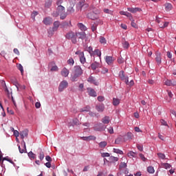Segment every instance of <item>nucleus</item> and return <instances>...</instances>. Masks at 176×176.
I'll return each instance as SVG.
<instances>
[{
  "instance_id": "a18cd8bd",
  "label": "nucleus",
  "mask_w": 176,
  "mask_h": 176,
  "mask_svg": "<svg viewBox=\"0 0 176 176\" xmlns=\"http://www.w3.org/2000/svg\"><path fill=\"white\" fill-rule=\"evenodd\" d=\"M67 64L72 67V65H74V64H75V61L74 60V58H70L69 60H67Z\"/></svg>"
},
{
  "instance_id": "f704fd0d",
  "label": "nucleus",
  "mask_w": 176,
  "mask_h": 176,
  "mask_svg": "<svg viewBox=\"0 0 176 176\" xmlns=\"http://www.w3.org/2000/svg\"><path fill=\"white\" fill-rule=\"evenodd\" d=\"M122 142H123V138H122V137H119L115 140V144L116 145H120V144H122Z\"/></svg>"
},
{
  "instance_id": "de8ad7c7",
  "label": "nucleus",
  "mask_w": 176,
  "mask_h": 176,
  "mask_svg": "<svg viewBox=\"0 0 176 176\" xmlns=\"http://www.w3.org/2000/svg\"><path fill=\"white\" fill-rule=\"evenodd\" d=\"M3 160H6V162H9V163H11V164H13L14 166V163L13 162V161L9 158V157H5L3 158Z\"/></svg>"
},
{
  "instance_id": "ddd939ff",
  "label": "nucleus",
  "mask_w": 176,
  "mask_h": 176,
  "mask_svg": "<svg viewBox=\"0 0 176 176\" xmlns=\"http://www.w3.org/2000/svg\"><path fill=\"white\" fill-rule=\"evenodd\" d=\"M94 56H98L100 60H101V51L98 49H96L91 55V57H94Z\"/></svg>"
},
{
  "instance_id": "3c124183",
  "label": "nucleus",
  "mask_w": 176,
  "mask_h": 176,
  "mask_svg": "<svg viewBox=\"0 0 176 176\" xmlns=\"http://www.w3.org/2000/svg\"><path fill=\"white\" fill-rule=\"evenodd\" d=\"M39 159H40V160H43V159H45V153L42 151H40Z\"/></svg>"
},
{
  "instance_id": "5701e85b",
  "label": "nucleus",
  "mask_w": 176,
  "mask_h": 176,
  "mask_svg": "<svg viewBox=\"0 0 176 176\" xmlns=\"http://www.w3.org/2000/svg\"><path fill=\"white\" fill-rule=\"evenodd\" d=\"M109 160L110 163H116V162L119 161V157H113L111 155L109 157Z\"/></svg>"
},
{
  "instance_id": "2eb2a0df",
  "label": "nucleus",
  "mask_w": 176,
  "mask_h": 176,
  "mask_svg": "<svg viewBox=\"0 0 176 176\" xmlns=\"http://www.w3.org/2000/svg\"><path fill=\"white\" fill-rule=\"evenodd\" d=\"M60 74L62 76H64V78H67L68 75H69V70L67 69V67H64L62 71L60 72Z\"/></svg>"
},
{
  "instance_id": "37998d69",
  "label": "nucleus",
  "mask_w": 176,
  "mask_h": 176,
  "mask_svg": "<svg viewBox=\"0 0 176 176\" xmlns=\"http://www.w3.org/2000/svg\"><path fill=\"white\" fill-rule=\"evenodd\" d=\"M163 168H166V170H167V168H171V164H168V163H164L162 164Z\"/></svg>"
},
{
  "instance_id": "79ce46f5",
  "label": "nucleus",
  "mask_w": 176,
  "mask_h": 176,
  "mask_svg": "<svg viewBox=\"0 0 176 176\" xmlns=\"http://www.w3.org/2000/svg\"><path fill=\"white\" fill-rule=\"evenodd\" d=\"M113 152H114V153H118V155H123V151L119 148H113Z\"/></svg>"
},
{
  "instance_id": "052dcab7",
  "label": "nucleus",
  "mask_w": 176,
  "mask_h": 176,
  "mask_svg": "<svg viewBox=\"0 0 176 176\" xmlns=\"http://www.w3.org/2000/svg\"><path fill=\"white\" fill-rule=\"evenodd\" d=\"M128 140H133V133L128 132L126 134Z\"/></svg>"
},
{
  "instance_id": "6e6d98bb",
  "label": "nucleus",
  "mask_w": 176,
  "mask_h": 176,
  "mask_svg": "<svg viewBox=\"0 0 176 176\" xmlns=\"http://www.w3.org/2000/svg\"><path fill=\"white\" fill-rule=\"evenodd\" d=\"M164 85H166V86H172L171 80L167 79V80L164 82Z\"/></svg>"
},
{
  "instance_id": "5fc2aeb1",
  "label": "nucleus",
  "mask_w": 176,
  "mask_h": 176,
  "mask_svg": "<svg viewBox=\"0 0 176 176\" xmlns=\"http://www.w3.org/2000/svg\"><path fill=\"white\" fill-rule=\"evenodd\" d=\"M97 27L98 26L96 25H95L94 23L91 25V30L92 32H94L95 31L97 30Z\"/></svg>"
},
{
  "instance_id": "e2e57ef3",
  "label": "nucleus",
  "mask_w": 176,
  "mask_h": 176,
  "mask_svg": "<svg viewBox=\"0 0 176 176\" xmlns=\"http://www.w3.org/2000/svg\"><path fill=\"white\" fill-rule=\"evenodd\" d=\"M107 131L109 133V134H113V127L110 126L107 129Z\"/></svg>"
},
{
  "instance_id": "72a5a7b5",
  "label": "nucleus",
  "mask_w": 176,
  "mask_h": 176,
  "mask_svg": "<svg viewBox=\"0 0 176 176\" xmlns=\"http://www.w3.org/2000/svg\"><path fill=\"white\" fill-rule=\"evenodd\" d=\"M4 90L8 95V97H10L12 93L9 91V89H8V87L6 86V83L4 82Z\"/></svg>"
},
{
  "instance_id": "423d86ee",
  "label": "nucleus",
  "mask_w": 176,
  "mask_h": 176,
  "mask_svg": "<svg viewBox=\"0 0 176 176\" xmlns=\"http://www.w3.org/2000/svg\"><path fill=\"white\" fill-rule=\"evenodd\" d=\"M155 61L157 65H160V64H162V53L158 51L155 52Z\"/></svg>"
},
{
  "instance_id": "09e8293b",
  "label": "nucleus",
  "mask_w": 176,
  "mask_h": 176,
  "mask_svg": "<svg viewBox=\"0 0 176 176\" xmlns=\"http://www.w3.org/2000/svg\"><path fill=\"white\" fill-rule=\"evenodd\" d=\"M157 156H158V157H160V159H162V160H164L166 159V155H164L162 153H158Z\"/></svg>"
},
{
  "instance_id": "e433bc0d",
  "label": "nucleus",
  "mask_w": 176,
  "mask_h": 176,
  "mask_svg": "<svg viewBox=\"0 0 176 176\" xmlns=\"http://www.w3.org/2000/svg\"><path fill=\"white\" fill-rule=\"evenodd\" d=\"M99 42L102 45H106L107 44V39H105L104 36H100V38H99Z\"/></svg>"
},
{
  "instance_id": "774afa93",
  "label": "nucleus",
  "mask_w": 176,
  "mask_h": 176,
  "mask_svg": "<svg viewBox=\"0 0 176 176\" xmlns=\"http://www.w3.org/2000/svg\"><path fill=\"white\" fill-rule=\"evenodd\" d=\"M45 160L47 161V162H52V157H50V155H47L46 157H45Z\"/></svg>"
},
{
  "instance_id": "338daca9",
  "label": "nucleus",
  "mask_w": 176,
  "mask_h": 176,
  "mask_svg": "<svg viewBox=\"0 0 176 176\" xmlns=\"http://www.w3.org/2000/svg\"><path fill=\"white\" fill-rule=\"evenodd\" d=\"M64 2V0H56L57 6H61V4Z\"/></svg>"
},
{
  "instance_id": "ea45409f",
  "label": "nucleus",
  "mask_w": 176,
  "mask_h": 176,
  "mask_svg": "<svg viewBox=\"0 0 176 176\" xmlns=\"http://www.w3.org/2000/svg\"><path fill=\"white\" fill-rule=\"evenodd\" d=\"M28 155L29 156L30 159H35V157H36V155L34 154V153H32V151H30L28 153Z\"/></svg>"
},
{
  "instance_id": "4468645a",
  "label": "nucleus",
  "mask_w": 176,
  "mask_h": 176,
  "mask_svg": "<svg viewBox=\"0 0 176 176\" xmlns=\"http://www.w3.org/2000/svg\"><path fill=\"white\" fill-rule=\"evenodd\" d=\"M77 27L82 31V32H85V31H87V28L82 23H78L77 24Z\"/></svg>"
},
{
  "instance_id": "4d7b16f0",
  "label": "nucleus",
  "mask_w": 176,
  "mask_h": 176,
  "mask_svg": "<svg viewBox=\"0 0 176 176\" xmlns=\"http://www.w3.org/2000/svg\"><path fill=\"white\" fill-rule=\"evenodd\" d=\"M168 22H164V25H160L159 26L160 28H166V27H168Z\"/></svg>"
},
{
  "instance_id": "13d9d810",
  "label": "nucleus",
  "mask_w": 176,
  "mask_h": 176,
  "mask_svg": "<svg viewBox=\"0 0 176 176\" xmlns=\"http://www.w3.org/2000/svg\"><path fill=\"white\" fill-rule=\"evenodd\" d=\"M139 156L143 162H146V157H145V155H144V154L140 153Z\"/></svg>"
},
{
  "instance_id": "39448f33",
  "label": "nucleus",
  "mask_w": 176,
  "mask_h": 176,
  "mask_svg": "<svg viewBox=\"0 0 176 176\" xmlns=\"http://www.w3.org/2000/svg\"><path fill=\"white\" fill-rule=\"evenodd\" d=\"M74 74L82 76L83 75V69L79 65L74 66Z\"/></svg>"
},
{
  "instance_id": "7ed1b4c3",
  "label": "nucleus",
  "mask_w": 176,
  "mask_h": 176,
  "mask_svg": "<svg viewBox=\"0 0 176 176\" xmlns=\"http://www.w3.org/2000/svg\"><path fill=\"white\" fill-rule=\"evenodd\" d=\"M87 17L90 20H98V19L100 18V16H98V14L94 12H89L87 14Z\"/></svg>"
},
{
  "instance_id": "7c9ffc66",
  "label": "nucleus",
  "mask_w": 176,
  "mask_h": 176,
  "mask_svg": "<svg viewBox=\"0 0 176 176\" xmlns=\"http://www.w3.org/2000/svg\"><path fill=\"white\" fill-rule=\"evenodd\" d=\"M79 76H80L74 73V75L72 76V77H71L72 82H76V80H78V78H79Z\"/></svg>"
},
{
  "instance_id": "b1692460",
  "label": "nucleus",
  "mask_w": 176,
  "mask_h": 176,
  "mask_svg": "<svg viewBox=\"0 0 176 176\" xmlns=\"http://www.w3.org/2000/svg\"><path fill=\"white\" fill-rule=\"evenodd\" d=\"M98 67H100V63H97V62H94L92 64H91V69H93V71H96V68H98Z\"/></svg>"
},
{
  "instance_id": "6e6552de",
  "label": "nucleus",
  "mask_w": 176,
  "mask_h": 176,
  "mask_svg": "<svg viewBox=\"0 0 176 176\" xmlns=\"http://www.w3.org/2000/svg\"><path fill=\"white\" fill-rule=\"evenodd\" d=\"M77 1H78V4H77V6H78V8H79L80 9H82V8H83V7L85 6H85H86L87 8L89 7V4L85 3L86 0H77Z\"/></svg>"
},
{
  "instance_id": "0e129e2a",
  "label": "nucleus",
  "mask_w": 176,
  "mask_h": 176,
  "mask_svg": "<svg viewBox=\"0 0 176 176\" xmlns=\"http://www.w3.org/2000/svg\"><path fill=\"white\" fill-rule=\"evenodd\" d=\"M105 98H104V96H98V101H99L100 102H102V101H104Z\"/></svg>"
},
{
  "instance_id": "603ef678",
  "label": "nucleus",
  "mask_w": 176,
  "mask_h": 176,
  "mask_svg": "<svg viewBox=\"0 0 176 176\" xmlns=\"http://www.w3.org/2000/svg\"><path fill=\"white\" fill-rule=\"evenodd\" d=\"M101 157H110L111 154H109V153H101Z\"/></svg>"
},
{
  "instance_id": "8fccbe9b",
  "label": "nucleus",
  "mask_w": 176,
  "mask_h": 176,
  "mask_svg": "<svg viewBox=\"0 0 176 176\" xmlns=\"http://www.w3.org/2000/svg\"><path fill=\"white\" fill-rule=\"evenodd\" d=\"M127 164L126 162H121L120 164V168H126Z\"/></svg>"
},
{
  "instance_id": "f3484780",
  "label": "nucleus",
  "mask_w": 176,
  "mask_h": 176,
  "mask_svg": "<svg viewBox=\"0 0 176 176\" xmlns=\"http://www.w3.org/2000/svg\"><path fill=\"white\" fill-rule=\"evenodd\" d=\"M128 12H131V13H137V12H141V8H128Z\"/></svg>"
},
{
  "instance_id": "864d4df0",
  "label": "nucleus",
  "mask_w": 176,
  "mask_h": 176,
  "mask_svg": "<svg viewBox=\"0 0 176 176\" xmlns=\"http://www.w3.org/2000/svg\"><path fill=\"white\" fill-rule=\"evenodd\" d=\"M87 52H88V53H89L90 56H91V54H93V47L89 46L87 49Z\"/></svg>"
},
{
  "instance_id": "412c9836",
  "label": "nucleus",
  "mask_w": 176,
  "mask_h": 176,
  "mask_svg": "<svg viewBox=\"0 0 176 176\" xmlns=\"http://www.w3.org/2000/svg\"><path fill=\"white\" fill-rule=\"evenodd\" d=\"M109 122H111V118H109V116H106L102 119V122L104 124H108Z\"/></svg>"
},
{
  "instance_id": "1a4fd4ad",
  "label": "nucleus",
  "mask_w": 176,
  "mask_h": 176,
  "mask_svg": "<svg viewBox=\"0 0 176 176\" xmlns=\"http://www.w3.org/2000/svg\"><path fill=\"white\" fill-rule=\"evenodd\" d=\"M104 60L107 64H108V65H112V64H113V61H115V59L113 58V57L109 56H107Z\"/></svg>"
},
{
  "instance_id": "c85d7f7f",
  "label": "nucleus",
  "mask_w": 176,
  "mask_h": 176,
  "mask_svg": "<svg viewBox=\"0 0 176 176\" xmlns=\"http://www.w3.org/2000/svg\"><path fill=\"white\" fill-rule=\"evenodd\" d=\"M120 104V100L113 98V105H114V107H118V105H119Z\"/></svg>"
},
{
  "instance_id": "bb28decb",
  "label": "nucleus",
  "mask_w": 176,
  "mask_h": 176,
  "mask_svg": "<svg viewBox=\"0 0 176 176\" xmlns=\"http://www.w3.org/2000/svg\"><path fill=\"white\" fill-rule=\"evenodd\" d=\"M59 14L60 20H65V19H67V16H68V13L65 12V11L63 12H60Z\"/></svg>"
},
{
  "instance_id": "f257e3e1",
  "label": "nucleus",
  "mask_w": 176,
  "mask_h": 176,
  "mask_svg": "<svg viewBox=\"0 0 176 176\" xmlns=\"http://www.w3.org/2000/svg\"><path fill=\"white\" fill-rule=\"evenodd\" d=\"M65 36L66 39L71 41L74 45H76V43H78V39H82V41L86 39V32H74L71 30L67 32Z\"/></svg>"
},
{
  "instance_id": "a878e982",
  "label": "nucleus",
  "mask_w": 176,
  "mask_h": 176,
  "mask_svg": "<svg viewBox=\"0 0 176 176\" xmlns=\"http://www.w3.org/2000/svg\"><path fill=\"white\" fill-rule=\"evenodd\" d=\"M173 9V5L170 3H166L165 4V10H166V12H170V10H172Z\"/></svg>"
},
{
  "instance_id": "aec40b11",
  "label": "nucleus",
  "mask_w": 176,
  "mask_h": 176,
  "mask_svg": "<svg viewBox=\"0 0 176 176\" xmlns=\"http://www.w3.org/2000/svg\"><path fill=\"white\" fill-rule=\"evenodd\" d=\"M79 58H80V61L81 64H85V63H86V57H85L84 52L80 53Z\"/></svg>"
},
{
  "instance_id": "393cba45",
  "label": "nucleus",
  "mask_w": 176,
  "mask_h": 176,
  "mask_svg": "<svg viewBox=\"0 0 176 176\" xmlns=\"http://www.w3.org/2000/svg\"><path fill=\"white\" fill-rule=\"evenodd\" d=\"M128 157H130V159H133V157H137V153L133 151H129L127 153Z\"/></svg>"
},
{
  "instance_id": "9b49d317",
  "label": "nucleus",
  "mask_w": 176,
  "mask_h": 176,
  "mask_svg": "<svg viewBox=\"0 0 176 176\" xmlns=\"http://www.w3.org/2000/svg\"><path fill=\"white\" fill-rule=\"evenodd\" d=\"M21 145H23V148L21 149V147L19 146V151L20 153H25V152H27V146H25V142L24 140L21 142Z\"/></svg>"
},
{
  "instance_id": "bf43d9fd",
  "label": "nucleus",
  "mask_w": 176,
  "mask_h": 176,
  "mask_svg": "<svg viewBox=\"0 0 176 176\" xmlns=\"http://www.w3.org/2000/svg\"><path fill=\"white\" fill-rule=\"evenodd\" d=\"M103 12L104 13H107V14H112V11L109 10V9H108V8H104L103 10Z\"/></svg>"
},
{
  "instance_id": "f8f14e48",
  "label": "nucleus",
  "mask_w": 176,
  "mask_h": 176,
  "mask_svg": "<svg viewBox=\"0 0 176 176\" xmlns=\"http://www.w3.org/2000/svg\"><path fill=\"white\" fill-rule=\"evenodd\" d=\"M79 124H80V122H79V120L78 118H74L72 120V123H69L68 126L69 127H71V126L74 127V126H79Z\"/></svg>"
},
{
  "instance_id": "4c0bfd02",
  "label": "nucleus",
  "mask_w": 176,
  "mask_h": 176,
  "mask_svg": "<svg viewBox=\"0 0 176 176\" xmlns=\"http://www.w3.org/2000/svg\"><path fill=\"white\" fill-rule=\"evenodd\" d=\"M90 109V106L87 105L85 107L81 109L80 112H89Z\"/></svg>"
},
{
  "instance_id": "680f3d73",
  "label": "nucleus",
  "mask_w": 176,
  "mask_h": 176,
  "mask_svg": "<svg viewBox=\"0 0 176 176\" xmlns=\"http://www.w3.org/2000/svg\"><path fill=\"white\" fill-rule=\"evenodd\" d=\"M53 17H58L60 16V13L58 11H55L52 13Z\"/></svg>"
},
{
  "instance_id": "6ab92c4d",
  "label": "nucleus",
  "mask_w": 176,
  "mask_h": 176,
  "mask_svg": "<svg viewBox=\"0 0 176 176\" xmlns=\"http://www.w3.org/2000/svg\"><path fill=\"white\" fill-rule=\"evenodd\" d=\"M58 27H60V21H56L54 22V26L52 28V31L56 32L58 30Z\"/></svg>"
},
{
  "instance_id": "c756f323",
  "label": "nucleus",
  "mask_w": 176,
  "mask_h": 176,
  "mask_svg": "<svg viewBox=\"0 0 176 176\" xmlns=\"http://www.w3.org/2000/svg\"><path fill=\"white\" fill-rule=\"evenodd\" d=\"M57 11L58 12L59 14L63 13V12H65V7L63 6H58Z\"/></svg>"
},
{
  "instance_id": "58836bf2",
  "label": "nucleus",
  "mask_w": 176,
  "mask_h": 176,
  "mask_svg": "<svg viewBox=\"0 0 176 176\" xmlns=\"http://www.w3.org/2000/svg\"><path fill=\"white\" fill-rule=\"evenodd\" d=\"M108 145V143L106 141L100 142L99 143V148H105Z\"/></svg>"
},
{
  "instance_id": "9d476101",
  "label": "nucleus",
  "mask_w": 176,
  "mask_h": 176,
  "mask_svg": "<svg viewBox=\"0 0 176 176\" xmlns=\"http://www.w3.org/2000/svg\"><path fill=\"white\" fill-rule=\"evenodd\" d=\"M87 82L89 83H92L93 85H95V86H98V82L96 80V78L93 77L92 76H90L88 79Z\"/></svg>"
},
{
  "instance_id": "2f4dec72",
  "label": "nucleus",
  "mask_w": 176,
  "mask_h": 176,
  "mask_svg": "<svg viewBox=\"0 0 176 176\" xmlns=\"http://www.w3.org/2000/svg\"><path fill=\"white\" fill-rule=\"evenodd\" d=\"M75 12V9H74V6H71L67 8V14H72V13Z\"/></svg>"
},
{
  "instance_id": "49530a36",
  "label": "nucleus",
  "mask_w": 176,
  "mask_h": 176,
  "mask_svg": "<svg viewBox=\"0 0 176 176\" xmlns=\"http://www.w3.org/2000/svg\"><path fill=\"white\" fill-rule=\"evenodd\" d=\"M122 46H123L124 49H129V47H130V44L129 43V42L124 41L122 43Z\"/></svg>"
},
{
  "instance_id": "cd10ccee",
  "label": "nucleus",
  "mask_w": 176,
  "mask_h": 176,
  "mask_svg": "<svg viewBox=\"0 0 176 176\" xmlns=\"http://www.w3.org/2000/svg\"><path fill=\"white\" fill-rule=\"evenodd\" d=\"M12 83L14 85V87H16L17 91H19V87L20 86V84H19V82H17V80L16 79H12L11 80Z\"/></svg>"
},
{
  "instance_id": "69168bd1",
  "label": "nucleus",
  "mask_w": 176,
  "mask_h": 176,
  "mask_svg": "<svg viewBox=\"0 0 176 176\" xmlns=\"http://www.w3.org/2000/svg\"><path fill=\"white\" fill-rule=\"evenodd\" d=\"M160 122L162 126H166L167 127H168V124H167V122H166V120H161Z\"/></svg>"
},
{
  "instance_id": "c03bdc74",
  "label": "nucleus",
  "mask_w": 176,
  "mask_h": 176,
  "mask_svg": "<svg viewBox=\"0 0 176 176\" xmlns=\"http://www.w3.org/2000/svg\"><path fill=\"white\" fill-rule=\"evenodd\" d=\"M16 67L17 69L21 71V73L23 74V72H24V69L23 67V65H21V64L19 63L16 65Z\"/></svg>"
},
{
  "instance_id": "0eeeda50",
  "label": "nucleus",
  "mask_w": 176,
  "mask_h": 176,
  "mask_svg": "<svg viewBox=\"0 0 176 176\" xmlns=\"http://www.w3.org/2000/svg\"><path fill=\"white\" fill-rule=\"evenodd\" d=\"M87 93L91 97H97V92L91 87L87 88Z\"/></svg>"
},
{
  "instance_id": "a19ab883",
  "label": "nucleus",
  "mask_w": 176,
  "mask_h": 176,
  "mask_svg": "<svg viewBox=\"0 0 176 176\" xmlns=\"http://www.w3.org/2000/svg\"><path fill=\"white\" fill-rule=\"evenodd\" d=\"M147 171L149 173V174H153L155 173V168L153 166H148L147 168Z\"/></svg>"
},
{
  "instance_id": "dca6fc26",
  "label": "nucleus",
  "mask_w": 176,
  "mask_h": 176,
  "mask_svg": "<svg viewBox=\"0 0 176 176\" xmlns=\"http://www.w3.org/2000/svg\"><path fill=\"white\" fill-rule=\"evenodd\" d=\"M96 109L98 111V112H104V110L105 109V106L104 104H98L96 106Z\"/></svg>"
},
{
  "instance_id": "473e14b6",
  "label": "nucleus",
  "mask_w": 176,
  "mask_h": 176,
  "mask_svg": "<svg viewBox=\"0 0 176 176\" xmlns=\"http://www.w3.org/2000/svg\"><path fill=\"white\" fill-rule=\"evenodd\" d=\"M98 126L101 127V128L96 129V131H102L107 129V126L104 125H102V124H101V123L98 124Z\"/></svg>"
},
{
  "instance_id": "a211bd4d",
  "label": "nucleus",
  "mask_w": 176,
  "mask_h": 176,
  "mask_svg": "<svg viewBox=\"0 0 176 176\" xmlns=\"http://www.w3.org/2000/svg\"><path fill=\"white\" fill-rule=\"evenodd\" d=\"M52 18L46 17V18H44L43 23L45 25H50V24H52Z\"/></svg>"
},
{
  "instance_id": "20e7f679",
  "label": "nucleus",
  "mask_w": 176,
  "mask_h": 176,
  "mask_svg": "<svg viewBox=\"0 0 176 176\" xmlns=\"http://www.w3.org/2000/svg\"><path fill=\"white\" fill-rule=\"evenodd\" d=\"M118 76L120 78V79H121L122 80H124V82H125V83H128L129 82V76H126V75L124 74V71L122 70L119 72Z\"/></svg>"
},
{
  "instance_id": "4be33fe9",
  "label": "nucleus",
  "mask_w": 176,
  "mask_h": 176,
  "mask_svg": "<svg viewBox=\"0 0 176 176\" xmlns=\"http://www.w3.org/2000/svg\"><path fill=\"white\" fill-rule=\"evenodd\" d=\"M20 135H21V138H22V140H24L25 137H28V131L27 130L22 131L20 133Z\"/></svg>"
},
{
  "instance_id": "c9c22d12",
  "label": "nucleus",
  "mask_w": 176,
  "mask_h": 176,
  "mask_svg": "<svg viewBox=\"0 0 176 176\" xmlns=\"http://www.w3.org/2000/svg\"><path fill=\"white\" fill-rule=\"evenodd\" d=\"M97 21L94 22V25L98 27V25H102L104 24V22L101 19H96Z\"/></svg>"
},
{
  "instance_id": "f03ea898",
  "label": "nucleus",
  "mask_w": 176,
  "mask_h": 176,
  "mask_svg": "<svg viewBox=\"0 0 176 176\" xmlns=\"http://www.w3.org/2000/svg\"><path fill=\"white\" fill-rule=\"evenodd\" d=\"M67 87H68V81L67 80H63L60 82L59 86H58V91L60 93L64 91V90H65V89H67Z\"/></svg>"
}]
</instances>
